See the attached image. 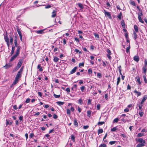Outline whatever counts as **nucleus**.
<instances>
[{
	"label": "nucleus",
	"mask_w": 147,
	"mask_h": 147,
	"mask_svg": "<svg viewBox=\"0 0 147 147\" xmlns=\"http://www.w3.org/2000/svg\"><path fill=\"white\" fill-rule=\"evenodd\" d=\"M104 11L105 15V16H107L109 18H111V15L110 12L107 11L105 10H104Z\"/></svg>",
	"instance_id": "nucleus-1"
},
{
	"label": "nucleus",
	"mask_w": 147,
	"mask_h": 147,
	"mask_svg": "<svg viewBox=\"0 0 147 147\" xmlns=\"http://www.w3.org/2000/svg\"><path fill=\"white\" fill-rule=\"evenodd\" d=\"M16 47H17V49H16V51L15 54H16V55H19L20 53V50L21 47L20 46H19Z\"/></svg>",
	"instance_id": "nucleus-2"
},
{
	"label": "nucleus",
	"mask_w": 147,
	"mask_h": 147,
	"mask_svg": "<svg viewBox=\"0 0 147 147\" xmlns=\"http://www.w3.org/2000/svg\"><path fill=\"white\" fill-rule=\"evenodd\" d=\"M18 55L15 54H14L11 58V59L10 60L9 62L10 63L11 62L13 61L14 59H15L18 56Z\"/></svg>",
	"instance_id": "nucleus-3"
},
{
	"label": "nucleus",
	"mask_w": 147,
	"mask_h": 147,
	"mask_svg": "<svg viewBox=\"0 0 147 147\" xmlns=\"http://www.w3.org/2000/svg\"><path fill=\"white\" fill-rule=\"evenodd\" d=\"M144 102H142V101L139 102V103L138 104L139 109L140 110H141L142 109V107L144 105Z\"/></svg>",
	"instance_id": "nucleus-4"
},
{
	"label": "nucleus",
	"mask_w": 147,
	"mask_h": 147,
	"mask_svg": "<svg viewBox=\"0 0 147 147\" xmlns=\"http://www.w3.org/2000/svg\"><path fill=\"white\" fill-rule=\"evenodd\" d=\"M4 40L5 42H7L9 41V39L7 35V32H6L5 34L4 35Z\"/></svg>",
	"instance_id": "nucleus-5"
},
{
	"label": "nucleus",
	"mask_w": 147,
	"mask_h": 147,
	"mask_svg": "<svg viewBox=\"0 0 147 147\" xmlns=\"http://www.w3.org/2000/svg\"><path fill=\"white\" fill-rule=\"evenodd\" d=\"M23 59H20L19 60V61L17 65V66L20 67L21 66V65L23 63Z\"/></svg>",
	"instance_id": "nucleus-6"
},
{
	"label": "nucleus",
	"mask_w": 147,
	"mask_h": 147,
	"mask_svg": "<svg viewBox=\"0 0 147 147\" xmlns=\"http://www.w3.org/2000/svg\"><path fill=\"white\" fill-rule=\"evenodd\" d=\"M78 68L77 66L75 67L70 72V74H72L74 73L76 71V69Z\"/></svg>",
	"instance_id": "nucleus-7"
},
{
	"label": "nucleus",
	"mask_w": 147,
	"mask_h": 147,
	"mask_svg": "<svg viewBox=\"0 0 147 147\" xmlns=\"http://www.w3.org/2000/svg\"><path fill=\"white\" fill-rule=\"evenodd\" d=\"M12 66V64H11L10 63L8 64H6L5 66H3V67L5 68V69H7L8 68H10Z\"/></svg>",
	"instance_id": "nucleus-8"
},
{
	"label": "nucleus",
	"mask_w": 147,
	"mask_h": 147,
	"mask_svg": "<svg viewBox=\"0 0 147 147\" xmlns=\"http://www.w3.org/2000/svg\"><path fill=\"white\" fill-rule=\"evenodd\" d=\"M134 60L136 62H138L139 61V56L138 55H136L134 57Z\"/></svg>",
	"instance_id": "nucleus-9"
},
{
	"label": "nucleus",
	"mask_w": 147,
	"mask_h": 147,
	"mask_svg": "<svg viewBox=\"0 0 147 147\" xmlns=\"http://www.w3.org/2000/svg\"><path fill=\"white\" fill-rule=\"evenodd\" d=\"M14 41L15 46L16 47H17L18 46H19V45H18V44L17 38L16 36L15 37V38H14Z\"/></svg>",
	"instance_id": "nucleus-10"
},
{
	"label": "nucleus",
	"mask_w": 147,
	"mask_h": 147,
	"mask_svg": "<svg viewBox=\"0 0 147 147\" xmlns=\"http://www.w3.org/2000/svg\"><path fill=\"white\" fill-rule=\"evenodd\" d=\"M138 142L141 143H145V141L142 138H140L138 139Z\"/></svg>",
	"instance_id": "nucleus-11"
},
{
	"label": "nucleus",
	"mask_w": 147,
	"mask_h": 147,
	"mask_svg": "<svg viewBox=\"0 0 147 147\" xmlns=\"http://www.w3.org/2000/svg\"><path fill=\"white\" fill-rule=\"evenodd\" d=\"M44 29L42 30H41L36 31V33L39 34H42L43 33V32L44 31Z\"/></svg>",
	"instance_id": "nucleus-12"
},
{
	"label": "nucleus",
	"mask_w": 147,
	"mask_h": 147,
	"mask_svg": "<svg viewBox=\"0 0 147 147\" xmlns=\"http://www.w3.org/2000/svg\"><path fill=\"white\" fill-rule=\"evenodd\" d=\"M145 143H139L137 145L136 147H142L145 146Z\"/></svg>",
	"instance_id": "nucleus-13"
},
{
	"label": "nucleus",
	"mask_w": 147,
	"mask_h": 147,
	"mask_svg": "<svg viewBox=\"0 0 147 147\" xmlns=\"http://www.w3.org/2000/svg\"><path fill=\"white\" fill-rule=\"evenodd\" d=\"M59 59L58 57H54L53 61H54V62L55 63H57Z\"/></svg>",
	"instance_id": "nucleus-14"
},
{
	"label": "nucleus",
	"mask_w": 147,
	"mask_h": 147,
	"mask_svg": "<svg viewBox=\"0 0 147 147\" xmlns=\"http://www.w3.org/2000/svg\"><path fill=\"white\" fill-rule=\"evenodd\" d=\"M15 49V47L14 46H12V47L11 52V55H10L11 56L14 53V52Z\"/></svg>",
	"instance_id": "nucleus-15"
},
{
	"label": "nucleus",
	"mask_w": 147,
	"mask_h": 147,
	"mask_svg": "<svg viewBox=\"0 0 147 147\" xmlns=\"http://www.w3.org/2000/svg\"><path fill=\"white\" fill-rule=\"evenodd\" d=\"M19 79L15 78V80L14 82H13L12 85H14L16 84L18 82Z\"/></svg>",
	"instance_id": "nucleus-16"
},
{
	"label": "nucleus",
	"mask_w": 147,
	"mask_h": 147,
	"mask_svg": "<svg viewBox=\"0 0 147 147\" xmlns=\"http://www.w3.org/2000/svg\"><path fill=\"white\" fill-rule=\"evenodd\" d=\"M147 99V96L146 95H144L141 101L142 102H144L145 101V100Z\"/></svg>",
	"instance_id": "nucleus-17"
},
{
	"label": "nucleus",
	"mask_w": 147,
	"mask_h": 147,
	"mask_svg": "<svg viewBox=\"0 0 147 147\" xmlns=\"http://www.w3.org/2000/svg\"><path fill=\"white\" fill-rule=\"evenodd\" d=\"M56 11L55 10H53L52 12V15L51 17L52 18L55 17L56 15Z\"/></svg>",
	"instance_id": "nucleus-18"
},
{
	"label": "nucleus",
	"mask_w": 147,
	"mask_h": 147,
	"mask_svg": "<svg viewBox=\"0 0 147 147\" xmlns=\"http://www.w3.org/2000/svg\"><path fill=\"white\" fill-rule=\"evenodd\" d=\"M134 92L136 94H137L138 96H140L141 95V93L140 92L137 91L136 90H134Z\"/></svg>",
	"instance_id": "nucleus-19"
},
{
	"label": "nucleus",
	"mask_w": 147,
	"mask_h": 147,
	"mask_svg": "<svg viewBox=\"0 0 147 147\" xmlns=\"http://www.w3.org/2000/svg\"><path fill=\"white\" fill-rule=\"evenodd\" d=\"M128 45V47H127L126 49V52L127 53H128L129 52V50L130 47V43H129L128 45Z\"/></svg>",
	"instance_id": "nucleus-20"
},
{
	"label": "nucleus",
	"mask_w": 147,
	"mask_h": 147,
	"mask_svg": "<svg viewBox=\"0 0 147 147\" xmlns=\"http://www.w3.org/2000/svg\"><path fill=\"white\" fill-rule=\"evenodd\" d=\"M21 74L18 72L16 76V78L19 79L21 77Z\"/></svg>",
	"instance_id": "nucleus-21"
},
{
	"label": "nucleus",
	"mask_w": 147,
	"mask_h": 147,
	"mask_svg": "<svg viewBox=\"0 0 147 147\" xmlns=\"http://www.w3.org/2000/svg\"><path fill=\"white\" fill-rule=\"evenodd\" d=\"M139 114L140 117H142L144 114V112L141 110L139 111Z\"/></svg>",
	"instance_id": "nucleus-22"
},
{
	"label": "nucleus",
	"mask_w": 147,
	"mask_h": 147,
	"mask_svg": "<svg viewBox=\"0 0 147 147\" xmlns=\"http://www.w3.org/2000/svg\"><path fill=\"white\" fill-rule=\"evenodd\" d=\"M74 125L76 127H77L78 126V123L77 121V120L76 119H75L74 120Z\"/></svg>",
	"instance_id": "nucleus-23"
},
{
	"label": "nucleus",
	"mask_w": 147,
	"mask_h": 147,
	"mask_svg": "<svg viewBox=\"0 0 147 147\" xmlns=\"http://www.w3.org/2000/svg\"><path fill=\"white\" fill-rule=\"evenodd\" d=\"M134 29L135 30V32H138V27L137 25H134Z\"/></svg>",
	"instance_id": "nucleus-24"
},
{
	"label": "nucleus",
	"mask_w": 147,
	"mask_h": 147,
	"mask_svg": "<svg viewBox=\"0 0 147 147\" xmlns=\"http://www.w3.org/2000/svg\"><path fill=\"white\" fill-rule=\"evenodd\" d=\"M120 77H119L117 78V88H118V86L119 83L120 82Z\"/></svg>",
	"instance_id": "nucleus-25"
},
{
	"label": "nucleus",
	"mask_w": 147,
	"mask_h": 147,
	"mask_svg": "<svg viewBox=\"0 0 147 147\" xmlns=\"http://www.w3.org/2000/svg\"><path fill=\"white\" fill-rule=\"evenodd\" d=\"M67 113V114L69 116L71 114V111L70 109H67L66 110Z\"/></svg>",
	"instance_id": "nucleus-26"
},
{
	"label": "nucleus",
	"mask_w": 147,
	"mask_h": 147,
	"mask_svg": "<svg viewBox=\"0 0 147 147\" xmlns=\"http://www.w3.org/2000/svg\"><path fill=\"white\" fill-rule=\"evenodd\" d=\"M136 79L137 80V81L138 82V83L140 85L141 84V82L140 80V78L139 76L137 77H136Z\"/></svg>",
	"instance_id": "nucleus-27"
},
{
	"label": "nucleus",
	"mask_w": 147,
	"mask_h": 147,
	"mask_svg": "<svg viewBox=\"0 0 147 147\" xmlns=\"http://www.w3.org/2000/svg\"><path fill=\"white\" fill-rule=\"evenodd\" d=\"M78 5L79 7H80L81 9H83L84 8V7L83 6V5L80 3H78Z\"/></svg>",
	"instance_id": "nucleus-28"
},
{
	"label": "nucleus",
	"mask_w": 147,
	"mask_h": 147,
	"mask_svg": "<svg viewBox=\"0 0 147 147\" xmlns=\"http://www.w3.org/2000/svg\"><path fill=\"white\" fill-rule=\"evenodd\" d=\"M37 68L39 69V71H42L43 70L42 68L41 67L40 65H38L37 66Z\"/></svg>",
	"instance_id": "nucleus-29"
},
{
	"label": "nucleus",
	"mask_w": 147,
	"mask_h": 147,
	"mask_svg": "<svg viewBox=\"0 0 147 147\" xmlns=\"http://www.w3.org/2000/svg\"><path fill=\"white\" fill-rule=\"evenodd\" d=\"M138 19L140 22L143 23H144V22L142 20L141 16H138Z\"/></svg>",
	"instance_id": "nucleus-30"
},
{
	"label": "nucleus",
	"mask_w": 147,
	"mask_h": 147,
	"mask_svg": "<svg viewBox=\"0 0 147 147\" xmlns=\"http://www.w3.org/2000/svg\"><path fill=\"white\" fill-rule=\"evenodd\" d=\"M78 103L80 105H82L83 104V101L82 100V99L81 98H80L78 100Z\"/></svg>",
	"instance_id": "nucleus-31"
},
{
	"label": "nucleus",
	"mask_w": 147,
	"mask_h": 147,
	"mask_svg": "<svg viewBox=\"0 0 147 147\" xmlns=\"http://www.w3.org/2000/svg\"><path fill=\"white\" fill-rule=\"evenodd\" d=\"M143 72L145 74H146V66H144L143 67Z\"/></svg>",
	"instance_id": "nucleus-32"
},
{
	"label": "nucleus",
	"mask_w": 147,
	"mask_h": 147,
	"mask_svg": "<svg viewBox=\"0 0 147 147\" xmlns=\"http://www.w3.org/2000/svg\"><path fill=\"white\" fill-rule=\"evenodd\" d=\"M146 75L145 74L143 76V77L144 80V81L145 83H147V80L146 79Z\"/></svg>",
	"instance_id": "nucleus-33"
},
{
	"label": "nucleus",
	"mask_w": 147,
	"mask_h": 147,
	"mask_svg": "<svg viewBox=\"0 0 147 147\" xmlns=\"http://www.w3.org/2000/svg\"><path fill=\"white\" fill-rule=\"evenodd\" d=\"M122 16V14L121 12H120L119 14L117 17L118 18L119 20H121V16Z\"/></svg>",
	"instance_id": "nucleus-34"
},
{
	"label": "nucleus",
	"mask_w": 147,
	"mask_h": 147,
	"mask_svg": "<svg viewBox=\"0 0 147 147\" xmlns=\"http://www.w3.org/2000/svg\"><path fill=\"white\" fill-rule=\"evenodd\" d=\"M57 104L59 106L63 105V104H64V102L61 101H58V102H57Z\"/></svg>",
	"instance_id": "nucleus-35"
},
{
	"label": "nucleus",
	"mask_w": 147,
	"mask_h": 147,
	"mask_svg": "<svg viewBox=\"0 0 147 147\" xmlns=\"http://www.w3.org/2000/svg\"><path fill=\"white\" fill-rule=\"evenodd\" d=\"M121 24L123 28H125V24L124 21L123 20H122L121 22Z\"/></svg>",
	"instance_id": "nucleus-36"
},
{
	"label": "nucleus",
	"mask_w": 147,
	"mask_h": 147,
	"mask_svg": "<svg viewBox=\"0 0 147 147\" xmlns=\"http://www.w3.org/2000/svg\"><path fill=\"white\" fill-rule=\"evenodd\" d=\"M20 68V67L18 66L17 65L14 68L13 70V72H15L18 70Z\"/></svg>",
	"instance_id": "nucleus-37"
},
{
	"label": "nucleus",
	"mask_w": 147,
	"mask_h": 147,
	"mask_svg": "<svg viewBox=\"0 0 147 147\" xmlns=\"http://www.w3.org/2000/svg\"><path fill=\"white\" fill-rule=\"evenodd\" d=\"M94 35L95 38H96V39H99V36L97 34H96V33H94Z\"/></svg>",
	"instance_id": "nucleus-38"
},
{
	"label": "nucleus",
	"mask_w": 147,
	"mask_h": 147,
	"mask_svg": "<svg viewBox=\"0 0 147 147\" xmlns=\"http://www.w3.org/2000/svg\"><path fill=\"white\" fill-rule=\"evenodd\" d=\"M53 96L55 98H58L60 97V95H56V94H55L54 93Z\"/></svg>",
	"instance_id": "nucleus-39"
},
{
	"label": "nucleus",
	"mask_w": 147,
	"mask_h": 147,
	"mask_svg": "<svg viewBox=\"0 0 147 147\" xmlns=\"http://www.w3.org/2000/svg\"><path fill=\"white\" fill-rule=\"evenodd\" d=\"M16 29H17V31L19 34H21L20 30L18 26L17 27Z\"/></svg>",
	"instance_id": "nucleus-40"
},
{
	"label": "nucleus",
	"mask_w": 147,
	"mask_h": 147,
	"mask_svg": "<svg viewBox=\"0 0 147 147\" xmlns=\"http://www.w3.org/2000/svg\"><path fill=\"white\" fill-rule=\"evenodd\" d=\"M91 111H88L87 112V116L89 117H90L91 115Z\"/></svg>",
	"instance_id": "nucleus-41"
},
{
	"label": "nucleus",
	"mask_w": 147,
	"mask_h": 147,
	"mask_svg": "<svg viewBox=\"0 0 147 147\" xmlns=\"http://www.w3.org/2000/svg\"><path fill=\"white\" fill-rule=\"evenodd\" d=\"M103 132V129H99L98 130V134H101Z\"/></svg>",
	"instance_id": "nucleus-42"
},
{
	"label": "nucleus",
	"mask_w": 147,
	"mask_h": 147,
	"mask_svg": "<svg viewBox=\"0 0 147 147\" xmlns=\"http://www.w3.org/2000/svg\"><path fill=\"white\" fill-rule=\"evenodd\" d=\"M144 135V134L143 133H140L138 134L137 136L138 137H141Z\"/></svg>",
	"instance_id": "nucleus-43"
},
{
	"label": "nucleus",
	"mask_w": 147,
	"mask_h": 147,
	"mask_svg": "<svg viewBox=\"0 0 147 147\" xmlns=\"http://www.w3.org/2000/svg\"><path fill=\"white\" fill-rule=\"evenodd\" d=\"M97 76L98 78H100L102 77V75L100 73H97Z\"/></svg>",
	"instance_id": "nucleus-44"
},
{
	"label": "nucleus",
	"mask_w": 147,
	"mask_h": 147,
	"mask_svg": "<svg viewBox=\"0 0 147 147\" xmlns=\"http://www.w3.org/2000/svg\"><path fill=\"white\" fill-rule=\"evenodd\" d=\"M130 3L134 6H136L135 3L134 1L131 0L130 1Z\"/></svg>",
	"instance_id": "nucleus-45"
},
{
	"label": "nucleus",
	"mask_w": 147,
	"mask_h": 147,
	"mask_svg": "<svg viewBox=\"0 0 147 147\" xmlns=\"http://www.w3.org/2000/svg\"><path fill=\"white\" fill-rule=\"evenodd\" d=\"M134 35V40H136L137 38V34L135 32H134L133 33Z\"/></svg>",
	"instance_id": "nucleus-46"
},
{
	"label": "nucleus",
	"mask_w": 147,
	"mask_h": 147,
	"mask_svg": "<svg viewBox=\"0 0 147 147\" xmlns=\"http://www.w3.org/2000/svg\"><path fill=\"white\" fill-rule=\"evenodd\" d=\"M105 123V122L104 121L99 122L98 123V125H101Z\"/></svg>",
	"instance_id": "nucleus-47"
},
{
	"label": "nucleus",
	"mask_w": 147,
	"mask_h": 147,
	"mask_svg": "<svg viewBox=\"0 0 147 147\" xmlns=\"http://www.w3.org/2000/svg\"><path fill=\"white\" fill-rule=\"evenodd\" d=\"M10 42L11 44H12L13 43V38L12 36H11L10 37Z\"/></svg>",
	"instance_id": "nucleus-48"
},
{
	"label": "nucleus",
	"mask_w": 147,
	"mask_h": 147,
	"mask_svg": "<svg viewBox=\"0 0 147 147\" xmlns=\"http://www.w3.org/2000/svg\"><path fill=\"white\" fill-rule=\"evenodd\" d=\"M84 65V63L82 62V63H80L79 64V67H83Z\"/></svg>",
	"instance_id": "nucleus-49"
},
{
	"label": "nucleus",
	"mask_w": 147,
	"mask_h": 147,
	"mask_svg": "<svg viewBox=\"0 0 147 147\" xmlns=\"http://www.w3.org/2000/svg\"><path fill=\"white\" fill-rule=\"evenodd\" d=\"M85 89V87L84 86H82L80 87V89L82 92H83Z\"/></svg>",
	"instance_id": "nucleus-50"
},
{
	"label": "nucleus",
	"mask_w": 147,
	"mask_h": 147,
	"mask_svg": "<svg viewBox=\"0 0 147 147\" xmlns=\"http://www.w3.org/2000/svg\"><path fill=\"white\" fill-rule=\"evenodd\" d=\"M99 147H107V145L104 144H101Z\"/></svg>",
	"instance_id": "nucleus-51"
},
{
	"label": "nucleus",
	"mask_w": 147,
	"mask_h": 147,
	"mask_svg": "<svg viewBox=\"0 0 147 147\" xmlns=\"http://www.w3.org/2000/svg\"><path fill=\"white\" fill-rule=\"evenodd\" d=\"M117 129V127H113V128H112L111 130L112 131H115Z\"/></svg>",
	"instance_id": "nucleus-52"
},
{
	"label": "nucleus",
	"mask_w": 147,
	"mask_h": 147,
	"mask_svg": "<svg viewBox=\"0 0 147 147\" xmlns=\"http://www.w3.org/2000/svg\"><path fill=\"white\" fill-rule=\"evenodd\" d=\"M71 139L72 140L73 142L75 141V137L74 135H71Z\"/></svg>",
	"instance_id": "nucleus-53"
},
{
	"label": "nucleus",
	"mask_w": 147,
	"mask_h": 147,
	"mask_svg": "<svg viewBox=\"0 0 147 147\" xmlns=\"http://www.w3.org/2000/svg\"><path fill=\"white\" fill-rule=\"evenodd\" d=\"M119 121V119L117 118L114 119L113 122L114 123H117Z\"/></svg>",
	"instance_id": "nucleus-54"
},
{
	"label": "nucleus",
	"mask_w": 147,
	"mask_h": 147,
	"mask_svg": "<svg viewBox=\"0 0 147 147\" xmlns=\"http://www.w3.org/2000/svg\"><path fill=\"white\" fill-rule=\"evenodd\" d=\"M116 142V141H110L109 142V144H111V145H113V144H114Z\"/></svg>",
	"instance_id": "nucleus-55"
},
{
	"label": "nucleus",
	"mask_w": 147,
	"mask_h": 147,
	"mask_svg": "<svg viewBox=\"0 0 147 147\" xmlns=\"http://www.w3.org/2000/svg\"><path fill=\"white\" fill-rule=\"evenodd\" d=\"M107 52L108 53V54L107 55H111V51L109 49H107Z\"/></svg>",
	"instance_id": "nucleus-56"
},
{
	"label": "nucleus",
	"mask_w": 147,
	"mask_h": 147,
	"mask_svg": "<svg viewBox=\"0 0 147 147\" xmlns=\"http://www.w3.org/2000/svg\"><path fill=\"white\" fill-rule=\"evenodd\" d=\"M88 72L89 74H91L92 72V70L91 68H90L88 70Z\"/></svg>",
	"instance_id": "nucleus-57"
},
{
	"label": "nucleus",
	"mask_w": 147,
	"mask_h": 147,
	"mask_svg": "<svg viewBox=\"0 0 147 147\" xmlns=\"http://www.w3.org/2000/svg\"><path fill=\"white\" fill-rule=\"evenodd\" d=\"M96 107L97 109L98 110H100V104H98L96 106Z\"/></svg>",
	"instance_id": "nucleus-58"
},
{
	"label": "nucleus",
	"mask_w": 147,
	"mask_h": 147,
	"mask_svg": "<svg viewBox=\"0 0 147 147\" xmlns=\"http://www.w3.org/2000/svg\"><path fill=\"white\" fill-rule=\"evenodd\" d=\"M53 117L55 119H57L58 118V116L55 114H54L53 116Z\"/></svg>",
	"instance_id": "nucleus-59"
},
{
	"label": "nucleus",
	"mask_w": 147,
	"mask_h": 147,
	"mask_svg": "<svg viewBox=\"0 0 147 147\" xmlns=\"http://www.w3.org/2000/svg\"><path fill=\"white\" fill-rule=\"evenodd\" d=\"M29 9V7H27L24 8V9L23 11H22V13H24L25 12V11H27L28 10V9Z\"/></svg>",
	"instance_id": "nucleus-60"
},
{
	"label": "nucleus",
	"mask_w": 147,
	"mask_h": 147,
	"mask_svg": "<svg viewBox=\"0 0 147 147\" xmlns=\"http://www.w3.org/2000/svg\"><path fill=\"white\" fill-rule=\"evenodd\" d=\"M75 51L77 53L79 52L80 54H81L82 53V52L79 51V50L78 49H75Z\"/></svg>",
	"instance_id": "nucleus-61"
},
{
	"label": "nucleus",
	"mask_w": 147,
	"mask_h": 147,
	"mask_svg": "<svg viewBox=\"0 0 147 147\" xmlns=\"http://www.w3.org/2000/svg\"><path fill=\"white\" fill-rule=\"evenodd\" d=\"M77 86V85L76 84L74 85L73 86V87H74L75 88L74 90L76 91V90H77V88H76Z\"/></svg>",
	"instance_id": "nucleus-62"
},
{
	"label": "nucleus",
	"mask_w": 147,
	"mask_h": 147,
	"mask_svg": "<svg viewBox=\"0 0 147 147\" xmlns=\"http://www.w3.org/2000/svg\"><path fill=\"white\" fill-rule=\"evenodd\" d=\"M34 136V134L33 133H31L29 135L30 138H32Z\"/></svg>",
	"instance_id": "nucleus-63"
},
{
	"label": "nucleus",
	"mask_w": 147,
	"mask_h": 147,
	"mask_svg": "<svg viewBox=\"0 0 147 147\" xmlns=\"http://www.w3.org/2000/svg\"><path fill=\"white\" fill-rule=\"evenodd\" d=\"M147 60L146 59L144 61V66H146V67H147Z\"/></svg>",
	"instance_id": "nucleus-64"
}]
</instances>
